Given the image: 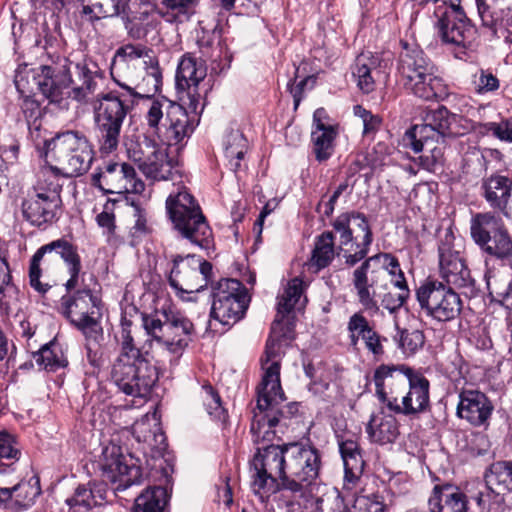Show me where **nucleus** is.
Segmentation results:
<instances>
[{
  "label": "nucleus",
  "instance_id": "nucleus-30",
  "mask_svg": "<svg viewBox=\"0 0 512 512\" xmlns=\"http://www.w3.org/2000/svg\"><path fill=\"white\" fill-rule=\"evenodd\" d=\"M429 508L431 512H474L467 496L452 485L435 486Z\"/></svg>",
  "mask_w": 512,
  "mask_h": 512
},
{
  "label": "nucleus",
  "instance_id": "nucleus-51",
  "mask_svg": "<svg viewBox=\"0 0 512 512\" xmlns=\"http://www.w3.org/2000/svg\"><path fill=\"white\" fill-rule=\"evenodd\" d=\"M133 430L138 442L148 443L150 446H155L158 443L161 444L165 440L164 434L160 431V427L157 424L154 425V430L150 429L148 417L137 421Z\"/></svg>",
  "mask_w": 512,
  "mask_h": 512
},
{
  "label": "nucleus",
  "instance_id": "nucleus-8",
  "mask_svg": "<svg viewBox=\"0 0 512 512\" xmlns=\"http://www.w3.org/2000/svg\"><path fill=\"white\" fill-rule=\"evenodd\" d=\"M46 155L58 163L67 177L85 174L91 167L94 151L87 137L78 131H66L45 141Z\"/></svg>",
  "mask_w": 512,
  "mask_h": 512
},
{
  "label": "nucleus",
  "instance_id": "nucleus-61",
  "mask_svg": "<svg viewBox=\"0 0 512 512\" xmlns=\"http://www.w3.org/2000/svg\"><path fill=\"white\" fill-rule=\"evenodd\" d=\"M347 329L350 333H357V337H361V339H363V335H367L373 330L368 320L360 312L354 313L349 318Z\"/></svg>",
  "mask_w": 512,
  "mask_h": 512
},
{
  "label": "nucleus",
  "instance_id": "nucleus-48",
  "mask_svg": "<svg viewBox=\"0 0 512 512\" xmlns=\"http://www.w3.org/2000/svg\"><path fill=\"white\" fill-rule=\"evenodd\" d=\"M303 294V281L293 278L287 284L283 294L278 298L277 313L289 314L296 306Z\"/></svg>",
  "mask_w": 512,
  "mask_h": 512
},
{
  "label": "nucleus",
  "instance_id": "nucleus-3",
  "mask_svg": "<svg viewBox=\"0 0 512 512\" xmlns=\"http://www.w3.org/2000/svg\"><path fill=\"white\" fill-rule=\"evenodd\" d=\"M287 314H277L271 326V333L266 343L265 358L261 359L264 375L257 388V408L260 414H255L251 424L253 442H270L275 436L272 430L284 415V408L280 406L284 400V393L280 384V357L282 346L294 339V324L286 318Z\"/></svg>",
  "mask_w": 512,
  "mask_h": 512
},
{
  "label": "nucleus",
  "instance_id": "nucleus-35",
  "mask_svg": "<svg viewBox=\"0 0 512 512\" xmlns=\"http://www.w3.org/2000/svg\"><path fill=\"white\" fill-rule=\"evenodd\" d=\"M380 58L371 53L357 56L352 75L358 88L363 93H370L375 88V76L379 73Z\"/></svg>",
  "mask_w": 512,
  "mask_h": 512
},
{
  "label": "nucleus",
  "instance_id": "nucleus-10",
  "mask_svg": "<svg viewBox=\"0 0 512 512\" xmlns=\"http://www.w3.org/2000/svg\"><path fill=\"white\" fill-rule=\"evenodd\" d=\"M58 258H61L68 267L70 278L64 284L66 290L70 292L78 287L82 265L77 247L66 239L60 238L41 246L32 256L29 267V281L31 287L37 292L44 294L51 288L48 283L40 281V262L51 264L57 261Z\"/></svg>",
  "mask_w": 512,
  "mask_h": 512
},
{
  "label": "nucleus",
  "instance_id": "nucleus-6",
  "mask_svg": "<svg viewBox=\"0 0 512 512\" xmlns=\"http://www.w3.org/2000/svg\"><path fill=\"white\" fill-rule=\"evenodd\" d=\"M385 272L391 276V283L394 287L402 288L407 285L398 259L390 253H378L370 256L353 270L351 282L358 302L365 311L371 313L379 311L376 287L378 285L385 286L381 284L385 279Z\"/></svg>",
  "mask_w": 512,
  "mask_h": 512
},
{
  "label": "nucleus",
  "instance_id": "nucleus-42",
  "mask_svg": "<svg viewBox=\"0 0 512 512\" xmlns=\"http://www.w3.org/2000/svg\"><path fill=\"white\" fill-rule=\"evenodd\" d=\"M32 357L40 368L47 371H56L68 364L62 346L56 341L45 344Z\"/></svg>",
  "mask_w": 512,
  "mask_h": 512
},
{
  "label": "nucleus",
  "instance_id": "nucleus-20",
  "mask_svg": "<svg viewBox=\"0 0 512 512\" xmlns=\"http://www.w3.org/2000/svg\"><path fill=\"white\" fill-rule=\"evenodd\" d=\"M403 142L414 152L422 154L419 156L420 166L429 171L435 172L443 167L445 162L444 152L446 149V138L436 131L426 127H411L404 136Z\"/></svg>",
  "mask_w": 512,
  "mask_h": 512
},
{
  "label": "nucleus",
  "instance_id": "nucleus-22",
  "mask_svg": "<svg viewBox=\"0 0 512 512\" xmlns=\"http://www.w3.org/2000/svg\"><path fill=\"white\" fill-rule=\"evenodd\" d=\"M91 183L105 194L140 192L144 188L143 182L136 179L135 169L127 163H105L92 174Z\"/></svg>",
  "mask_w": 512,
  "mask_h": 512
},
{
  "label": "nucleus",
  "instance_id": "nucleus-4",
  "mask_svg": "<svg viewBox=\"0 0 512 512\" xmlns=\"http://www.w3.org/2000/svg\"><path fill=\"white\" fill-rule=\"evenodd\" d=\"M38 89L51 104L66 108L71 98L80 104L91 103L103 83L104 72L93 61H82L71 67L63 66L55 73L51 66L43 65ZM98 93L96 96H98Z\"/></svg>",
  "mask_w": 512,
  "mask_h": 512
},
{
  "label": "nucleus",
  "instance_id": "nucleus-32",
  "mask_svg": "<svg viewBox=\"0 0 512 512\" xmlns=\"http://www.w3.org/2000/svg\"><path fill=\"white\" fill-rule=\"evenodd\" d=\"M434 68V63L421 48L418 46L408 47L405 44L404 50L399 56L397 66L403 83L411 79L413 80L414 77L422 74V72H430Z\"/></svg>",
  "mask_w": 512,
  "mask_h": 512
},
{
  "label": "nucleus",
  "instance_id": "nucleus-52",
  "mask_svg": "<svg viewBox=\"0 0 512 512\" xmlns=\"http://www.w3.org/2000/svg\"><path fill=\"white\" fill-rule=\"evenodd\" d=\"M203 391L205 393L204 402L209 415L212 416L215 420L225 423L227 421L228 415L227 411L222 406L219 394L213 389L211 385L203 386Z\"/></svg>",
  "mask_w": 512,
  "mask_h": 512
},
{
  "label": "nucleus",
  "instance_id": "nucleus-11",
  "mask_svg": "<svg viewBox=\"0 0 512 512\" xmlns=\"http://www.w3.org/2000/svg\"><path fill=\"white\" fill-rule=\"evenodd\" d=\"M455 288L435 279H426L415 290V297L424 315L437 323L459 317L463 302Z\"/></svg>",
  "mask_w": 512,
  "mask_h": 512
},
{
  "label": "nucleus",
  "instance_id": "nucleus-18",
  "mask_svg": "<svg viewBox=\"0 0 512 512\" xmlns=\"http://www.w3.org/2000/svg\"><path fill=\"white\" fill-rule=\"evenodd\" d=\"M169 274V284L178 293H195L208 283L212 265L194 254L176 255Z\"/></svg>",
  "mask_w": 512,
  "mask_h": 512
},
{
  "label": "nucleus",
  "instance_id": "nucleus-7",
  "mask_svg": "<svg viewBox=\"0 0 512 512\" xmlns=\"http://www.w3.org/2000/svg\"><path fill=\"white\" fill-rule=\"evenodd\" d=\"M166 210L174 229L191 244L206 249L212 242V230L195 198L182 187L166 200Z\"/></svg>",
  "mask_w": 512,
  "mask_h": 512
},
{
  "label": "nucleus",
  "instance_id": "nucleus-25",
  "mask_svg": "<svg viewBox=\"0 0 512 512\" xmlns=\"http://www.w3.org/2000/svg\"><path fill=\"white\" fill-rule=\"evenodd\" d=\"M457 416L474 427L487 428L495 410L493 401L482 391L464 388L459 393Z\"/></svg>",
  "mask_w": 512,
  "mask_h": 512
},
{
  "label": "nucleus",
  "instance_id": "nucleus-60",
  "mask_svg": "<svg viewBox=\"0 0 512 512\" xmlns=\"http://www.w3.org/2000/svg\"><path fill=\"white\" fill-rule=\"evenodd\" d=\"M356 512H383L384 505L378 495L358 497L354 504Z\"/></svg>",
  "mask_w": 512,
  "mask_h": 512
},
{
  "label": "nucleus",
  "instance_id": "nucleus-38",
  "mask_svg": "<svg viewBox=\"0 0 512 512\" xmlns=\"http://www.w3.org/2000/svg\"><path fill=\"white\" fill-rule=\"evenodd\" d=\"M82 12L90 21L120 17L131 0H86Z\"/></svg>",
  "mask_w": 512,
  "mask_h": 512
},
{
  "label": "nucleus",
  "instance_id": "nucleus-64",
  "mask_svg": "<svg viewBox=\"0 0 512 512\" xmlns=\"http://www.w3.org/2000/svg\"><path fill=\"white\" fill-rule=\"evenodd\" d=\"M362 340L367 350L375 357L378 358L384 354L382 341H386L387 339L385 337L382 338L374 329L370 331L369 334L363 335Z\"/></svg>",
  "mask_w": 512,
  "mask_h": 512
},
{
  "label": "nucleus",
  "instance_id": "nucleus-41",
  "mask_svg": "<svg viewBox=\"0 0 512 512\" xmlns=\"http://www.w3.org/2000/svg\"><path fill=\"white\" fill-rule=\"evenodd\" d=\"M120 18L129 37L135 40L143 39L149 32L150 13L148 10H135L129 3Z\"/></svg>",
  "mask_w": 512,
  "mask_h": 512
},
{
  "label": "nucleus",
  "instance_id": "nucleus-63",
  "mask_svg": "<svg viewBox=\"0 0 512 512\" xmlns=\"http://www.w3.org/2000/svg\"><path fill=\"white\" fill-rule=\"evenodd\" d=\"M20 97L22 100L20 108L26 120L28 122L36 120L41 114L39 103L29 94L20 95Z\"/></svg>",
  "mask_w": 512,
  "mask_h": 512
},
{
  "label": "nucleus",
  "instance_id": "nucleus-34",
  "mask_svg": "<svg viewBox=\"0 0 512 512\" xmlns=\"http://www.w3.org/2000/svg\"><path fill=\"white\" fill-rule=\"evenodd\" d=\"M366 432L372 442L385 445L396 440L399 428L394 416L381 412L371 416L366 426Z\"/></svg>",
  "mask_w": 512,
  "mask_h": 512
},
{
  "label": "nucleus",
  "instance_id": "nucleus-46",
  "mask_svg": "<svg viewBox=\"0 0 512 512\" xmlns=\"http://www.w3.org/2000/svg\"><path fill=\"white\" fill-rule=\"evenodd\" d=\"M167 497V491L163 487L148 488L135 499L132 512H163Z\"/></svg>",
  "mask_w": 512,
  "mask_h": 512
},
{
  "label": "nucleus",
  "instance_id": "nucleus-62",
  "mask_svg": "<svg viewBox=\"0 0 512 512\" xmlns=\"http://www.w3.org/2000/svg\"><path fill=\"white\" fill-rule=\"evenodd\" d=\"M486 129L500 140L512 142V118L500 123H487Z\"/></svg>",
  "mask_w": 512,
  "mask_h": 512
},
{
  "label": "nucleus",
  "instance_id": "nucleus-5",
  "mask_svg": "<svg viewBox=\"0 0 512 512\" xmlns=\"http://www.w3.org/2000/svg\"><path fill=\"white\" fill-rule=\"evenodd\" d=\"M146 136L167 147H182L195 129L194 117L180 104L165 97L154 98L144 115Z\"/></svg>",
  "mask_w": 512,
  "mask_h": 512
},
{
  "label": "nucleus",
  "instance_id": "nucleus-45",
  "mask_svg": "<svg viewBox=\"0 0 512 512\" xmlns=\"http://www.w3.org/2000/svg\"><path fill=\"white\" fill-rule=\"evenodd\" d=\"M224 154L234 172L241 167L240 161L247 151V140L239 130L230 131L224 139Z\"/></svg>",
  "mask_w": 512,
  "mask_h": 512
},
{
  "label": "nucleus",
  "instance_id": "nucleus-49",
  "mask_svg": "<svg viewBox=\"0 0 512 512\" xmlns=\"http://www.w3.org/2000/svg\"><path fill=\"white\" fill-rule=\"evenodd\" d=\"M394 340L398 343V347L406 355H412L418 351L425 342L424 333L418 329H400L398 326Z\"/></svg>",
  "mask_w": 512,
  "mask_h": 512
},
{
  "label": "nucleus",
  "instance_id": "nucleus-54",
  "mask_svg": "<svg viewBox=\"0 0 512 512\" xmlns=\"http://www.w3.org/2000/svg\"><path fill=\"white\" fill-rule=\"evenodd\" d=\"M67 505L72 507H83L85 510H90L92 507L98 505L93 490L85 485H79L73 497L66 499Z\"/></svg>",
  "mask_w": 512,
  "mask_h": 512
},
{
  "label": "nucleus",
  "instance_id": "nucleus-44",
  "mask_svg": "<svg viewBox=\"0 0 512 512\" xmlns=\"http://www.w3.org/2000/svg\"><path fill=\"white\" fill-rule=\"evenodd\" d=\"M120 352L113 364H138V362H150L147 352L143 353L135 344L129 325H123L119 338Z\"/></svg>",
  "mask_w": 512,
  "mask_h": 512
},
{
  "label": "nucleus",
  "instance_id": "nucleus-27",
  "mask_svg": "<svg viewBox=\"0 0 512 512\" xmlns=\"http://www.w3.org/2000/svg\"><path fill=\"white\" fill-rule=\"evenodd\" d=\"M201 56L199 61L190 54L184 55L176 72V88L179 91L193 88L196 91L199 83L203 81L207 75L205 63L213 57L214 49H211L209 43L198 42Z\"/></svg>",
  "mask_w": 512,
  "mask_h": 512
},
{
  "label": "nucleus",
  "instance_id": "nucleus-47",
  "mask_svg": "<svg viewBox=\"0 0 512 512\" xmlns=\"http://www.w3.org/2000/svg\"><path fill=\"white\" fill-rule=\"evenodd\" d=\"M486 482L496 486L497 492L512 491V462L498 461L491 465Z\"/></svg>",
  "mask_w": 512,
  "mask_h": 512
},
{
  "label": "nucleus",
  "instance_id": "nucleus-28",
  "mask_svg": "<svg viewBox=\"0 0 512 512\" xmlns=\"http://www.w3.org/2000/svg\"><path fill=\"white\" fill-rule=\"evenodd\" d=\"M99 304V297L88 285L84 284V279H82L81 288L62 296L61 312L72 324H75L94 316Z\"/></svg>",
  "mask_w": 512,
  "mask_h": 512
},
{
  "label": "nucleus",
  "instance_id": "nucleus-23",
  "mask_svg": "<svg viewBox=\"0 0 512 512\" xmlns=\"http://www.w3.org/2000/svg\"><path fill=\"white\" fill-rule=\"evenodd\" d=\"M452 238L451 234H446L445 240L438 247L440 275L445 285L463 289L465 294H473L475 280L459 253L452 249Z\"/></svg>",
  "mask_w": 512,
  "mask_h": 512
},
{
  "label": "nucleus",
  "instance_id": "nucleus-55",
  "mask_svg": "<svg viewBox=\"0 0 512 512\" xmlns=\"http://www.w3.org/2000/svg\"><path fill=\"white\" fill-rule=\"evenodd\" d=\"M41 66L39 68V72H36L35 70L28 69L27 65H24L23 67H19L16 70L15 76H14V84L15 87L20 95L29 94L32 90V88L29 85V76L31 75L33 80L36 82V85L38 86V80L41 77Z\"/></svg>",
  "mask_w": 512,
  "mask_h": 512
},
{
  "label": "nucleus",
  "instance_id": "nucleus-57",
  "mask_svg": "<svg viewBox=\"0 0 512 512\" xmlns=\"http://www.w3.org/2000/svg\"><path fill=\"white\" fill-rule=\"evenodd\" d=\"M398 289V293H385L381 299V305L390 313L398 311L409 298L410 291L408 285Z\"/></svg>",
  "mask_w": 512,
  "mask_h": 512
},
{
  "label": "nucleus",
  "instance_id": "nucleus-1",
  "mask_svg": "<svg viewBox=\"0 0 512 512\" xmlns=\"http://www.w3.org/2000/svg\"><path fill=\"white\" fill-rule=\"evenodd\" d=\"M110 74L121 90L101 92L93 102L95 130L103 154L118 148L123 122L138 99L155 94L162 85L158 61L141 45L120 47Z\"/></svg>",
  "mask_w": 512,
  "mask_h": 512
},
{
  "label": "nucleus",
  "instance_id": "nucleus-2",
  "mask_svg": "<svg viewBox=\"0 0 512 512\" xmlns=\"http://www.w3.org/2000/svg\"><path fill=\"white\" fill-rule=\"evenodd\" d=\"M321 455L313 445L290 442L257 447L251 486L256 495L280 492L288 506L308 499L319 479Z\"/></svg>",
  "mask_w": 512,
  "mask_h": 512
},
{
  "label": "nucleus",
  "instance_id": "nucleus-56",
  "mask_svg": "<svg viewBox=\"0 0 512 512\" xmlns=\"http://www.w3.org/2000/svg\"><path fill=\"white\" fill-rule=\"evenodd\" d=\"M354 115L359 117L363 122V134L365 136L374 135L382 123L380 116L372 114L369 110L361 105H356L353 108Z\"/></svg>",
  "mask_w": 512,
  "mask_h": 512
},
{
  "label": "nucleus",
  "instance_id": "nucleus-43",
  "mask_svg": "<svg viewBox=\"0 0 512 512\" xmlns=\"http://www.w3.org/2000/svg\"><path fill=\"white\" fill-rule=\"evenodd\" d=\"M335 254L334 234L331 231H325L315 240L310 266L315 267L316 271L324 269L332 262Z\"/></svg>",
  "mask_w": 512,
  "mask_h": 512
},
{
  "label": "nucleus",
  "instance_id": "nucleus-14",
  "mask_svg": "<svg viewBox=\"0 0 512 512\" xmlns=\"http://www.w3.org/2000/svg\"><path fill=\"white\" fill-rule=\"evenodd\" d=\"M434 15L437 18L436 26L442 42L453 46L455 57L463 59L476 39L475 26L461 7L447 5L444 1L435 6Z\"/></svg>",
  "mask_w": 512,
  "mask_h": 512
},
{
  "label": "nucleus",
  "instance_id": "nucleus-26",
  "mask_svg": "<svg viewBox=\"0 0 512 512\" xmlns=\"http://www.w3.org/2000/svg\"><path fill=\"white\" fill-rule=\"evenodd\" d=\"M408 392L399 397L392 398L388 403V409L396 414L414 416L424 412L430 403L429 381L422 375L417 374L410 379Z\"/></svg>",
  "mask_w": 512,
  "mask_h": 512
},
{
  "label": "nucleus",
  "instance_id": "nucleus-40",
  "mask_svg": "<svg viewBox=\"0 0 512 512\" xmlns=\"http://www.w3.org/2000/svg\"><path fill=\"white\" fill-rule=\"evenodd\" d=\"M12 499L9 500L7 507L13 512L27 510L35 504L36 498L40 495L41 489L38 479L35 482H20L10 488Z\"/></svg>",
  "mask_w": 512,
  "mask_h": 512
},
{
  "label": "nucleus",
  "instance_id": "nucleus-13",
  "mask_svg": "<svg viewBox=\"0 0 512 512\" xmlns=\"http://www.w3.org/2000/svg\"><path fill=\"white\" fill-rule=\"evenodd\" d=\"M99 465L103 479L112 484L115 493L123 492L142 482L137 460L130 453H124L123 447L119 444V436L113 437L103 445Z\"/></svg>",
  "mask_w": 512,
  "mask_h": 512
},
{
  "label": "nucleus",
  "instance_id": "nucleus-50",
  "mask_svg": "<svg viewBox=\"0 0 512 512\" xmlns=\"http://www.w3.org/2000/svg\"><path fill=\"white\" fill-rule=\"evenodd\" d=\"M11 274L6 260L0 257V312L8 313L17 288L11 283Z\"/></svg>",
  "mask_w": 512,
  "mask_h": 512
},
{
  "label": "nucleus",
  "instance_id": "nucleus-19",
  "mask_svg": "<svg viewBox=\"0 0 512 512\" xmlns=\"http://www.w3.org/2000/svg\"><path fill=\"white\" fill-rule=\"evenodd\" d=\"M164 146L153 138L144 137L143 141L128 149V156L147 178L168 180L173 166L167 146Z\"/></svg>",
  "mask_w": 512,
  "mask_h": 512
},
{
  "label": "nucleus",
  "instance_id": "nucleus-37",
  "mask_svg": "<svg viewBox=\"0 0 512 512\" xmlns=\"http://www.w3.org/2000/svg\"><path fill=\"white\" fill-rule=\"evenodd\" d=\"M485 280L492 301L512 310V273L510 277L499 270L487 269Z\"/></svg>",
  "mask_w": 512,
  "mask_h": 512
},
{
  "label": "nucleus",
  "instance_id": "nucleus-33",
  "mask_svg": "<svg viewBox=\"0 0 512 512\" xmlns=\"http://www.w3.org/2000/svg\"><path fill=\"white\" fill-rule=\"evenodd\" d=\"M436 67L430 72H422L413 80L403 83L404 87L416 97L423 100H434L445 94V85L441 77L436 75Z\"/></svg>",
  "mask_w": 512,
  "mask_h": 512
},
{
  "label": "nucleus",
  "instance_id": "nucleus-36",
  "mask_svg": "<svg viewBox=\"0 0 512 512\" xmlns=\"http://www.w3.org/2000/svg\"><path fill=\"white\" fill-rule=\"evenodd\" d=\"M320 110L314 113L315 130L312 131L311 140L313 144V152L316 160L319 162L329 159L334 152V140L336 130L331 125H325L318 118Z\"/></svg>",
  "mask_w": 512,
  "mask_h": 512
},
{
  "label": "nucleus",
  "instance_id": "nucleus-58",
  "mask_svg": "<svg viewBox=\"0 0 512 512\" xmlns=\"http://www.w3.org/2000/svg\"><path fill=\"white\" fill-rule=\"evenodd\" d=\"M19 456L20 449L15 438L7 432H0V458L18 460Z\"/></svg>",
  "mask_w": 512,
  "mask_h": 512
},
{
  "label": "nucleus",
  "instance_id": "nucleus-9",
  "mask_svg": "<svg viewBox=\"0 0 512 512\" xmlns=\"http://www.w3.org/2000/svg\"><path fill=\"white\" fill-rule=\"evenodd\" d=\"M332 227L338 235V255L349 267L367 259L373 233L367 217L360 212H345L337 216Z\"/></svg>",
  "mask_w": 512,
  "mask_h": 512
},
{
  "label": "nucleus",
  "instance_id": "nucleus-53",
  "mask_svg": "<svg viewBox=\"0 0 512 512\" xmlns=\"http://www.w3.org/2000/svg\"><path fill=\"white\" fill-rule=\"evenodd\" d=\"M73 325L84 334L87 343H91L94 346L100 345V342L103 340V329L93 316Z\"/></svg>",
  "mask_w": 512,
  "mask_h": 512
},
{
  "label": "nucleus",
  "instance_id": "nucleus-21",
  "mask_svg": "<svg viewBox=\"0 0 512 512\" xmlns=\"http://www.w3.org/2000/svg\"><path fill=\"white\" fill-rule=\"evenodd\" d=\"M111 380L124 394L144 398L157 382L158 372L151 362L113 364Z\"/></svg>",
  "mask_w": 512,
  "mask_h": 512
},
{
  "label": "nucleus",
  "instance_id": "nucleus-17",
  "mask_svg": "<svg viewBox=\"0 0 512 512\" xmlns=\"http://www.w3.org/2000/svg\"><path fill=\"white\" fill-rule=\"evenodd\" d=\"M61 186H36L28 191L21 203L23 218L33 226L50 224L58 218L62 206Z\"/></svg>",
  "mask_w": 512,
  "mask_h": 512
},
{
  "label": "nucleus",
  "instance_id": "nucleus-16",
  "mask_svg": "<svg viewBox=\"0 0 512 512\" xmlns=\"http://www.w3.org/2000/svg\"><path fill=\"white\" fill-rule=\"evenodd\" d=\"M248 304L246 288L239 280L221 279L212 289L210 317L223 326L231 327L244 317Z\"/></svg>",
  "mask_w": 512,
  "mask_h": 512
},
{
  "label": "nucleus",
  "instance_id": "nucleus-59",
  "mask_svg": "<svg viewBox=\"0 0 512 512\" xmlns=\"http://www.w3.org/2000/svg\"><path fill=\"white\" fill-rule=\"evenodd\" d=\"M474 83L479 94L496 91L500 85L498 78L492 72L483 69L479 71L478 79Z\"/></svg>",
  "mask_w": 512,
  "mask_h": 512
},
{
  "label": "nucleus",
  "instance_id": "nucleus-29",
  "mask_svg": "<svg viewBox=\"0 0 512 512\" xmlns=\"http://www.w3.org/2000/svg\"><path fill=\"white\" fill-rule=\"evenodd\" d=\"M481 26L492 35L512 43V9H498L492 0H475Z\"/></svg>",
  "mask_w": 512,
  "mask_h": 512
},
{
  "label": "nucleus",
  "instance_id": "nucleus-39",
  "mask_svg": "<svg viewBox=\"0 0 512 512\" xmlns=\"http://www.w3.org/2000/svg\"><path fill=\"white\" fill-rule=\"evenodd\" d=\"M457 122L458 116L450 113L446 107L441 106L426 115L425 124L414 125L413 127L431 128L439 133V135L447 138L457 134V131L454 129Z\"/></svg>",
  "mask_w": 512,
  "mask_h": 512
},
{
  "label": "nucleus",
  "instance_id": "nucleus-12",
  "mask_svg": "<svg viewBox=\"0 0 512 512\" xmlns=\"http://www.w3.org/2000/svg\"><path fill=\"white\" fill-rule=\"evenodd\" d=\"M470 236L483 253L502 261L512 257V236L502 218L493 212L472 215Z\"/></svg>",
  "mask_w": 512,
  "mask_h": 512
},
{
  "label": "nucleus",
  "instance_id": "nucleus-15",
  "mask_svg": "<svg viewBox=\"0 0 512 512\" xmlns=\"http://www.w3.org/2000/svg\"><path fill=\"white\" fill-rule=\"evenodd\" d=\"M161 317H143L146 333L157 343L163 344L172 354H180L191 340L194 328L192 322L181 313L172 311H162Z\"/></svg>",
  "mask_w": 512,
  "mask_h": 512
},
{
  "label": "nucleus",
  "instance_id": "nucleus-24",
  "mask_svg": "<svg viewBox=\"0 0 512 512\" xmlns=\"http://www.w3.org/2000/svg\"><path fill=\"white\" fill-rule=\"evenodd\" d=\"M417 374L406 365L378 366L374 372L373 381L379 401L388 407L389 401L399 396L410 383V379Z\"/></svg>",
  "mask_w": 512,
  "mask_h": 512
},
{
  "label": "nucleus",
  "instance_id": "nucleus-31",
  "mask_svg": "<svg viewBox=\"0 0 512 512\" xmlns=\"http://www.w3.org/2000/svg\"><path fill=\"white\" fill-rule=\"evenodd\" d=\"M481 188L483 197L490 207L508 216L507 207L511 198L512 179L504 175L492 174L483 179Z\"/></svg>",
  "mask_w": 512,
  "mask_h": 512
}]
</instances>
